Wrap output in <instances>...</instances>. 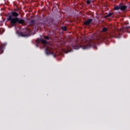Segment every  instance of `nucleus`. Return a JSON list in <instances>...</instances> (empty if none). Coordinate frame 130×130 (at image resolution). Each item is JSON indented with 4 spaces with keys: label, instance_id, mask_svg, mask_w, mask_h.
Segmentation results:
<instances>
[{
    "label": "nucleus",
    "instance_id": "1",
    "mask_svg": "<svg viewBox=\"0 0 130 130\" xmlns=\"http://www.w3.org/2000/svg\"><path fill=\"white\" fill-rule=\"evenodd\" d=\"M7 21H9L10 22L11 25L13 27H15L17 26V23L21 24V25H24L25 23V20L22 19H19V18H13L12 15H9L8 18H7Z\"/></svg>",
    "mask_w": 130,
    "mask_h": 130
},
{
    "label": "nucleus",
    "instance_id": "2",
    "mask_svg": "<svg viewBox=\"0 0 130 130\" xmlns=\"http://www.w3.org/2000/svg\"><path fill=\"white\" fill-rule=\"evenodd\" d=\"M45 51L47 55H49V54H53L54 55V53H55V50L54 49L53 47L51 45H50L47 47Z\"/></svg>",
    "mask_w": 130,
    "mask_h": 130
},
{
    "label": "nucleus",
    "instance_id": "3",
    "mask_svg": "<svg viewBox=\"0 0 130 130\" xmlns=\"http://www.w3.org/2000/svg\"><path fill=\"white\" fill-rule=\"evenodd\" d=\"M31 31L29 28H26L24 32H20L21 36H23L24 37L26 36H29Z\"/></svg>",
    "mask_w": 130,
    "mask_h": 130
},
{
    "label": "nucleus",
    "instance_id": "4",
    "mask_svg": "<svg viewBox=\"0 0 130 130\" xmlns=\"http://www.w3.org/2000/svg\"><path fill=\"white\" fill-rule=\"evenodd\" d=\"M29 24L30 26H31V27H33V28H36L37 26H38V24H37V23H36L35 20L30 21Z\"/></svg>",
    "mask_w": 130,
    "mask_h": 130
},
{
    "label": "nucleus",
    "instance_id": "5",
    "mask_svg": "<svg viewBox=\"0 0 130 130\" xmlns=\"http://www.w3.org/2000/svg\"><path fill=\"white\" fill-rule=\"evenodd\" d=\"M9 15H11L12 17H15L14 18H18V17H19V13L15 11L12 12L11 13H8V18H9Z\"/></svg>",
    "mask_w": 130,
    "mask_h": 130
},
{
    "label": "nucleus",
    "instance_id": "6",
    "mask_svg": "<svg viewBox=\"0 0 130 130\" xmlns=\"http://www.w3.org/2000/svg\"><path fill=\"white\" fill-rule=\"evenodd\" d=\"M92 21L93 19H92V18H89L88 20L84 21L83 24L85 26H88V25H90L91 23H92Z\"/></svg>",
    "mask_w": 130,
    "mask_h": 130
},
{
    "label": "nucleus",
    "instance_id": "7",
    "mask_svg": "<svg viewBox=\"0 0 130 130\" xmlns=\"http://www.w3.org/2000/svg\"><path fill=\"white\" fill-rule=\"evenodd\" d=\"M73 49H79L82 46L81 45H72Z\"/></svg>",
    "mask_w": 130,
    "mask_h": 130
},
{
    "label": "nucleus",
    "instance_id": "8",
    "mask_svg": "<svg viewBox=\"0 0 130 130\" xmlns=\"http://www.w3.org/2000/svg\"><path fill=\"white\" fill-rule=\"evenodd\" d=\"M92 46V45H90V44H88L87 45H85L82 46V48L83 49H88V48H90Z\"/></svg>",
    "mask_w": 130,
    "mask_h": 130
},
{
    "label": "nucleus",
    "instance_id": "9",
    "mask_svg": "<svg viewBox=\"0 0 130 130\" xmlns=\"http://www.w3.org/2000/svg\"><path fill=\"white\" fill-rule=\"evenodd\" d=\"M127 8V7L126 6L121 5V4H120V11H125Z\"/></svg>",
    "mask_w": 130,
    "mask_h": 130
},
{
    "label": "nucleus",
    "instance_id": "10",
    "mask_svg": "<svg viewBox=\"0 0 130 130\" xmlns=\"http://www.w3.org/2000/svg\"><path fill=\"white\" fill-rule=\"evenodd\" d=\"M6 46V45H1L0 46V54L4 53V47Z\"/></svg>",
    "mask_w": 130,
    "mask_h": 130
},
{
    "label": "nucleus",
    "instance_id": "11",
    "mask_svg": "<svg viewBox=\"0 0 130 130\" xmlns=\"http://www.w3.org/2000/svg\"><path fill=\"white\" fill-rule=\"evenodd\" d=\"M114 13H110L109 14L106 15L104 18L106 19V18H110L112 15H113Z\"/></svg>",
    "mask_w": 130,
    "mask_h": 130
},
{
    "label": "nucleus",
    "instance_id": "12",
    "mask_svg": "<svg viewBox=\"0 0 130 130\" xmlns=\"http://www.w3.org/2000/svg\"><path fill=\"white\" fill-rule=\"evenodd\" d=\"M47 26H50V27H51V26L53 25V22L52 21H49L48 23H45Z\"/></svg>",
    "mask_w": 130,
    "mask_h": 130
},
{
    "label": "nucleus",
    "instance_id": "13",
    "mask_svg": "<svg viewBox=\"0 0 130 130\" xmlns=\"http://www.w3.org/2000/svg\"><path fill=\"white\" fill-rule=\"evenodd\" d=\"M114 10H115V11H117V10H120V4L114 7Z\"/></svg>",
    "mask_w": 130,
    "mask_h": 130
},
{
    "label": "nucleus",
    "instance_id": "14",
    "mask_svg": "<svg viewBox=\"0 0 130 130\" xmlns=\"http://www.w3.org/2000/svg\"><path fill=\"white\" fill-rule=\"evenodd\" d=\"M40 41H41V43H43V44H47V42L45 40L41 39Z\"/></svg>",
    "mask_w": 130,
    "mask_h": 130
},
{
    "label": "nucleus",
    "instance_id": "15",
    "mask_svg": "<svg viewBox=\"0 0 130 130\" xmlns=\"http://www.w3.org/2000/svg\"><path fill=\"white\" fill-rule=\"evenodd\" d=\"M124 29H125V30H126L127 32H128V33H130V26H127L124 27Z\"/></svg>",
    "mask_w": 130,
    "mask_h": 130
},
{
    "label": "nucleus",
    "instance_id": "16",
    "mask_svg": "<svg viewBox=\"0 0 130 130\" xmlns=\"http://www.w3.org/2000/svg\"><path fill=\"white\" fill-rule=\"evenodd\" d=\"M102 31V32H107V31H108V28L106 27H104Z\"/></svg>",
    "mask_w": 130,
    "mask_h": 130
},
{
    "label": "nucleus",
    "instance_id": "17",
    "mask_svg": "<svg viewBox=\"0 0 130 130\" xmlns=\"http://www.w3.org/2000/svg\"><path fill=\"white\" fill-rule=\"evenodd\" d=\"M44 39H46V40H49V37L47 36H45L44 37Z\"/></svg>",
    "mask_w": 130,
    "mask_h": 130
},
{
    "label": "nucleus",
    "instance_id": "18",
    "mask_svg": "<svg viewBox=\"0 0 130 130\" xmlns=\"http://www.w3.org/2000/svg\"><path fill=\"white\" fill-rule=\"evenodd\" d=\"M62 30H63V31H67V27L66 26H62L61 27Z\"/></svg>",
    "mask_w": 130,
    "mask_h": 130
},
{
    "label": "nucleus",
    "instance_id": "19",
    "mask_svg": "<svg viewBox=\"0 0 130 130\" xmlns=\"http://www.w3.org/2000/svg\"><path fill=\"white\" fill-rule=\"evenodd\" d=\"M86 4L87 5H90L91 4V1L90 0H87V2H86Z\"/></svg>",
    "mask_w": 130,
    "mask_h": 130
}]
</instances>
